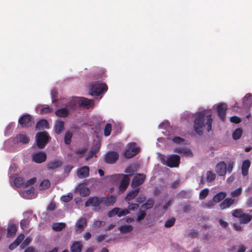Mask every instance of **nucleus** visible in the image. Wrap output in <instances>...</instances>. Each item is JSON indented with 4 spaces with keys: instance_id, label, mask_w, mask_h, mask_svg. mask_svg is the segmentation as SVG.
Segmentation results:
<instances>
[{
    "instance_id": "obj_1",
    "label": "nucleus",
    "mask_w": 252,
    "mask_h": 252,
    "mask_svg": "<svg viewBox=\"0 0 252 252\" xmlns=\"http://www.w3.org/2000/svg\"><path fill=\"white\" fill-rule=\"evenodd\" d=\"M193 129L199 135L203 134V129L207 126L208 132L211 130L213 120L210 111L204 110L196 113L194 115Z\"/></svg>"
},
{
    "instance_id": "obj_2",
    "label": "nucleus",
    "mask_w": 252,
    "mask_h": 252,
    "mask_svg": "<svg viewBox=\"0 0 252 252\" xmlns=\"http://www.w3.org/2000/svg\"><path fill=\"white\" fill-rule=\"evenodd\" d=\"M162 163L170 168L178 167L180 163V157L177 155H170L166 158H160Z\"/></svg>"
},
{
    "instance_id": "obj_3",
    "label": "nucleus",
    "mask_w": 252,
    "mask_h": 252,
    "mask_svg": "<svg viewBox=\"0 0 252 252\" xmlns=\"http://www.w3.org/2000/svg\"><path fill=\"white\" fill-rule=\"evenodd\" d=\"M36 144L40 149L43 148L51 139L46 131L38 132L36 134Z\"/></svg>"
},
{
    "instance_id": "obj_4",
    "label": "nucleus",
    "mask_w": 252,
    "mask_h": 252,
    "mask_svg": "<svg viewBox=\"0 0 252 252\" xmlns=\"http://www.w3.org/2000/svg\"><path fill=\"white\" fill-rule=\"evenodd\" d=\"M126 148L124 153V156L127 158H130L134 157L140 151V148L134 142L128 144Z\"/></svg>"
},
{
    "instance_id": "obj_5",
    "label": "nucleus",
    "mask_w": 252,
    "mask_h": 252,
    "mask_svg": "<svg viewBox=\"0 0 252 252\" xmlns=\"http://www.w3.org/2000/svg\"><path fill=\"white\" fill-rule=\"evenodd\" d=\"M108 87L105 84H95L91 86L90 94L98 96L103 92L107 91Z\"/></svg>"
},
{
    "instance_id": "obj_6",
    "label": "nucleus",
    "mask_w": 252,
    "mask_h": 252,
    "mask_svg": "<svg viewBox=\"0 0 252 252\" xmlns=\"http://www.w3.org/2000/svg\"><path fill=\"white\" fill-rule=\"evenodd\" d=\"M18 123L22 127H29L34 124V119L31 115L27 114L20 118Z\"/></svg>"
},
{
    "instance_id": "obj_7",
    "label": "nucleus",
    "mask_w": 252,
    "mask_h": 252,
    "mask_svg": "<svg viewBox=\"0 0 252 252\" xmlns=\"http://www.w3.org/2000/svg\"><path fill=\"white\" fill-rule=\"evenodd\" d=\"M119 158V154L115 151H108L104 156V161L108 164L115 163Z\"/></svg>"
},
{
    "instance_id": "obj_8",
    "label": "nucleus",
    "mask_w": 252,
    "mask_h": 252,
    "mask_svg": "<svg viewBox=\"0 0 252 252\" xmlns=\"http://www.w3.org/2000/svg\"><path fill=\"white\" fill-rule=\"evenodd\" d=\"M145 179L146 175L145 174L142 173H139L136 174L132 181V187L136 188L142 185L144 182Z\"/></svg>"
},
{
    "instance_id": "obj_9",
    "label": "nucleus",
    "mask_w": 252,
    "mask_h": 252,
    "mask_svg": "<svg viewBox=\"0 0 252 252\" xmlns=\"http://www.w3.org/2000/svg\"><path fill=\"white\" fill-rule=\"evenodd\" d=\"M46 158V154L43 152L36 153L32 157V161L37 163H41L44 162Z\"/></svg>"
},
{
    "instance_id": "obj_10",
    "label": "nucleus",
    "mask_w": 252,
    "mask_h": 252,
    "mask_svg": "<svg viewBox=\"0 0 252 252\" xmlns=\"http://www.w3.org/2000/svg\"><path fill=\"white\" fill-rule=\"evenodd\" d=\"M87 220L85 218H81L76 222L75 229L77 233H81L86 226Z\"/></svg>"
},
{
    "instance_id": "obj_11",
    "label": "nucleus",
    "mask_w": 252,
    "mask_h": 252,
    "mask_svg": "<svg viewBox=\"0 0 252 252\" xmlns=\"http://www.w3.org/2000/svg\"><path fill=\"white\" fill-rule=\"evenodd\" d=\"M101 204V197H97L96 196H93L90 197L86 202L85 205L86 207L90 205L94 207H97Z\"/></svg>"
},
{
    "instance_id": "obj_12",
    "label": "nucleus",
    "mask_w": 252,
    "mask_h": 252,
    "mask_svg": "<svg viewBox=\"0 0 252 252\" xmlns=\"http://www.w3.org/2000/svg\"><path fill=\"white\" fill-rule=\"evenodd\" d=\"M116 200V198L113 195H107L106 197H101V203L107 206L113 205Z\"/></svg>"
},
{
    "instance_id": "obj_13",
    "label": "nucleus",
    "mask_w": 252,
    "mask_h": 252,
    "mask_svg": "<svg viewBox=\"0 0 252 252\" xmlns=\"http://www.w3.org/2000/svg\"><path fill=\"white\" fill-rule=\"evenodd\" d=\"M66 106L72 110H75L78 107H80L79 97H74L72 98L70 101L67 102Z\"/></svg>"
},
{
    "instance_id": "obj_14",
    "label": "nucleus",
    "mask_w": 252,
    "mask_h": 252,
    "mask_svg": "<svg viewBox=\"0 0 252 252\" xmlns=\"http://www.w3.org/2000/svg\"><path fill=\"white\" fill-rule=\"evenodd\" d=\"M62 165L63 162L61 160L54 159L47 163V168L49 170H53L60 167Z\"/></svg>"
},
{
    "instance_id": "obj_15",
    "label": "nucleus",
    "mask_w": 252,
    "mask_h": 252,
    "mask_svg": "<svg viewBox=\"0 0 252 252\" xmlns=\"http://www.w3.org/2000/svg\"><path fill=\"white\" fill-rule=\"evenodd\" d=\"M77 174L80 179L86 178L89 175V167L84 166L78 169Z\"/></svg>"
},
{
    "instance_id": "obj_16",
    "label": "nucleus",
    "mask_w": 252,
    "mask_h": 252,
    "mask_svg": "<svg viewBox=\"0 0 252 252\" xmlns=\"http://www.w3.org/2000/svg\"><path fill=\"white\" fill-rule=\"evenodd\" d=\"M14 143L27 144L30 141L29 138L25 134H20L17 135L13 139Z\"/></svg>"
},
{
    "instance_id": "obj_17",
    "label": "nucleus",
    "mask_w": 252,
    "mask_h": 252,
    "mask_svg": "<svg viewBox=\"0 0 252 252\" xmlns=\"http://www.w3.org/2000/svg\"><path fill=\"white\" fill-rule=\"evenodd\" d=\"M124 177L119 186V189L122 192L124 191L128 187L129 183V178L128 175H122Z\"/></svg>"
},
{
    "instance_id": "obj_18",
    "label": "nucleus",
    "mask_w": 252,
    "mask_h": 252,
    "mask_svg": "<svg viewBox=\"0 0 252 252\" xmlns=\"http://www.w3.org/2000/svg\"><path fill=\"white\" fill-rule=\"evenodd\" d=\"M54 128L57 134H61L64 128V122L61 120H57L55 124Z\"/></svg>"
},
{
    "instance_id": "obj_19",
    "label": "nucleus",
    "mask_w": 252,
    "mask_h": 252,
    "mask_svg": "<svg viewBox=\"0 0 252 252\" xmlns=\"http://www.w3.org/2000/svg\"><path fill=\"white\" fill-rule=\"evenodd\" d=\"M233 168V163L229 161L227 164L221 162V176L225 174L226 171L231 172Z\"/></svg>"
},
{
    "instance_id": "obj_20",
    "label": "nucleus",
    "mask_w": 252,
    "mask_h": 252,
    "mask_svg": "<svg viewBox=\"0 0 252 252\" xmlns=\"http://www.w3.org/2000/svg\"><path fill=\"white\" fill-rule=\"evenodd\" d=\"M55 114L59 117L66 118L69 114V111L66 108L64 107L57 109L55 112Z\"/></svg>"
},
{
    "instance_id": "obj_21",
    "label": "nucleus",
    "mask_w": 252,
    "mask_h": 252,
    "mask_svg": "<svg viewBox=\"0 0 252 252\" xmlns=\"http://www.w3.org/2000/svg\"><path fill=\"white\" fill-rule=\"evenodd\" d=\"M48 129L49 128L48 121L45 119L39 120L36 125V129L40 130L43 128Z\"/></svg>"
},
{
    "instance_id": "obj_22",
    "label": "nucleus",
    "mask_w": 252,
    "mask_h": 252,
    "mask_svg": "<svg viewBox=\"0 0 252 252\" xmlns=\"http://www.w3.org/2000/svg\"><path fill=\"white\" fill-rule=\"evenodd\" d=\"M250 164L251 162L249 160H245L243 161L242 166V173L244 176H246L248 175Z\"/></svg>"
},
{
    "instance_id": "obj_23",
    "label": "nucleus",
    "mask_w": 252,
    "mask_h": 252,
    "mask_svg": "<svg viewBox=\"0 0 252 252\" xmlns=\"http://www.w3.org/2000/svg\"><path fill=\"white\" fill-rule=\"evenodd\" d=\"M94 104V101L86 98H80L79 97V104L80 107H86L88 106H91Z\"/></svg>"
},
{
    "instance_id": "obj_24",
    "label": "nucleus",
    "mask_w": 252,
    "mask_h": 252,
    "mask_svg": "<svg viewBox=\"0 0 252 252\" xmlns=\"http://www.w3.org/2000/svg\"><path fill=\"white\" fill-rule=\"evenodd\" d=\"M139 190V189L137 188L133 190L130 191L126 195L125 200L128 201L134 199L138 195Z\"/></svg>"
},
{
    "instance_id": "obj_25",
    "label": "nucleus",
    "mask_w": 252,
    "mask_h": 252,
    "mask_svg": "<svg viewBox=\"0 0 252 252\" xmlns=\"http://www.w3.org/2000/svg\"><path fill=\"white\" fill-rule=\"evenodd\" d=\"M17 227L15 224H12L9 225L7 228V237H12L15 235Z\"/></svg>"
},
{
    "instance_id": "obj_26",
    "label": "nucleus",
    "mask_w": 252,
    "mask_h": 252,
    "mask_svg": "<svg viewBox=\"0 0 252 252\" xmlns=\"http://www.w3.org/2000/svg\"><path fill=\"white\" fill-rule=\"evenodd\" d=\"M82 245L79 242L75 241L70 247L71 252H81Z\"/></svg>"
},
{
    "instance_id": "obj_27",
    "label": "nucleus",
    "mask_w": 252,
    "mask_h": 252,
    "mask_svg": "<svg viewBox=\"0 0 252 252\" xmlns=\"http://www.w3.org/2000/svg\"><path fill=\"white\" fill-rule=\"evenodd\" d=\"M234 202V200L232 198H227L221 202V209H225L230 207Z\"/></svg>"
},
{
    "instance_id": "obj_28",
    "label": "nucleus",
    "mask_w": 252,
    "mask_h": 252,
    "mask_svg": "<svg viewBox=\"0 0 252 252\" xmlns=\"http://www.w3.org/2000/svg\"><path fill=\"white\" fill-rule=\"evenodd\" d=\"M119 230L122 233H127L132 231L133 227L130 225H123L119 227Z\"/></svg>"
},
{
    "instance_id": "obj_29",
    "label": "nucleus",
    "mask_w": 252,
    "mask_h": 252,
    "mask_svg": "<svg viewBox=\"0 0 252 252\" xmlns=\"http://www.w3.org/2000/svg\"><path fill=\"white\" fill-rule=\"evenodd\" d=\"M65 227V223L63 222L54 223L52 225V228L56 231H60Z\"/></svg>"
},
{
    "instance_id": "obj_30",
    "label": "nucleus",
    "mask_w": 252,
    "mask_h": 252,
    "mask_svg": "<svg viewBox=\"0 0 252 252\" xmlns=\"http://www.w3.org/2000/svg\"><path fill=\"white\" fill-rule=\"evenodd\" d=\"M174 152L184 156H189L192 154L190 150H188L185 148H175L174 149Z\"/></svg>"
},
{
    "instance_id": "obj_31",
    "label": "nucleus",
    "mask_w": 252,
    "mask_h": 252,
    "mask_svg": "<svg viewBox=\"0 0 252 252\" xmlns=\"http://www.w3.org/2000/svg\"><path fill=\"white\" fill-rule=\"evenodd\" d=\"M252 219L251 215L248 214L244 213L240 218V222L241 223L245 224L249 222Z\"/></svg>"
},
{
    "instance_id": "obj_32",
    "label": "nucleus",
    "mask_w": 252,
    "mask_h": 252,
    "mask_svg": "<svg viewBox=\"0 0 252 252\" xmlns=\"http://www.w3.org/2000/svg\"><path fill=\"white\" fill-rule=\"evenodd\" d=\"M154 204V201L152 199H148L147 202L142 204L141 206V208H144L145 210L153 208Z\"/></svg>"
},
{
    "instance_id": "obj_33",
    "label": "nucleus",
    "mask_w": 252,
    "mask_h": 252,
    "mask_svg": "<svg viewBox=\"0 0 252 252\" xmlns=\"http://www.w3.org/2000/svg\"><path fill=\"white\" fill-rule=\"evenodd\" d=\"M242 132L243 131L241 128L236 129L232 134L233 138L235 140L239 139L242 134Z\"/></svg>"
},
{
    "instance_id": "obj_34",
    "label": "nucleus",
    "mask_w": 252,
    "mask_h": 252,
    "mask_svg": "<svg viewBox=\"0 0 252 252\" xmlns=\"http://www.w3.org/2000/svg\"><path fill=\"white\" fill-rule=\"evenodd\" d=\"M14 183L16 187L19 188L24 184V180L23 178L17 177L14 179Z\"/></svg>"
},
{
    "instance_id": "obj_35",
    "label": "nucleus",
    "mask_w": 252,
    "mask_h": 252,
    "mask_svg": "<svg viewBox=\"0 0 252 252\" xmlns=\"http://www.w3.org/2000/svg\"><path fill=\"white\" fill-rule=\"evenodd\" d=\"M142 208H140L139 210V214L137 218V221L138 222H139L142 220H143L146 215L145 210H142Z\"/></svg>"
},
{
    "instance_id": "obj_36",
    "label": "nucleus",
    "mask_w": 252,
    "mask_h": 252,
    "mask_svg": "<svg viewBox=\"0 0 252 252\" xmlns=\"http://www.w3.org/2000/svg\"><path fill=\"white\" fill-rule=\"evenodd\" d=\"M72 137V133L68 131L66 132L64 136V142L66 144H69L71 142V138Z\"/></svg>"
},
{
    "instance_id": "obj_37",
    "label": "nucleus",
    "mask_w": 252,
    "mask_h": 252,
    "mask_svg": "<svg viewBox=\"0 0 252 252\" xmlns=\"http://www.w3.org/2000/svg\"><path fill=\"white\" fill-rule=\"evenodd\" d=\"M50 186V183L48 180H44L40 184V188L41 189H45Z\"/></svg>"
},
{
    "instance_id": "obj_38",
    "label": "nucleus",
    "mask_w": 252,
    "mask_h": 252,
    "mask_svg": "<svg viewBox=\"0 0 252 252\" xmlns=\"http://www.w3.org/2000/svg\"><path fill=\"white\" fill-rule=\"evenodd\" d=\"M112 130V126L110 124L107 123L104 127V134L106 136L110 135Z\"/></svg>"
},
{
    "instance_id": "obj_39",
    "label": "nucleus",
    "mask_w": 252,
    "mask_h": 252,
    "mask_svg": "<svg viewBox=\"0 0 252 252\" xmlns=\"http://www.w3.org/2000/svg\"><path fill=\"white\" fill-rule=\"evenodd\" d=\"M120 208L117 207L113 208L112 210L108 212V216L110 218H111L117 215L119 217V211H120Z\"/></svg>"
},
{
    "instance_id": "obj_40",
    "label": "nucleus",
    "mask_w": 252,
    "mask_h": 252,
    "mask_svg": "<svg viewBox=\"0 0 252 252\" xmlns=\"http://www.w3.org/2000/svg\"><path fill=\"white\" fill-rule=\"evenodd\" d=\"M216 178V174L210 171L207 172V181L210 182L214 180Z\"/></svg>"
},
{
    "instance_id": "obj_41",
    "label": "nucleus",
    "mask_w": 252,
    "mask_h": 252,
    "mask_svg": "<svg viewBox=\"0 0 252 252\" xmlns=\"http://www.w3.org/2000/svg\"><path fill=\"white\" fill-rule=\"evenodd\" d=\"M243 214L244 213L241 209H236L232 211V216L236 218H239V219Z\"/></svg>"
},
{
    "instance_id": "obj_42",
    "label": "nucleus",
    "mask_w": 252,
    "mask_h": 252,
    "mask_svg": "<svg viewBox=\"0 0 252 252\" xmlns=\"http://www.w3.org/2000/svg\"><path fill=\"white\" fill-rule=\"evenodd\" d=\"M208 193L209 189H203L199 193V199L201 200L204 199L208 195Z\"/></svg>"
},
{
    "instance_id": "obj_43",
    "label": "nucleus",
    "mask_w": 252,
    "mask_h": 252,
    "mask_svg": "<svg viewBox=\"0 0 252 252\" xmlns=\"http://www.w3.org/2000/svg\"><path fill=\"white\" fill-rule=\"evenodd\" d=\"M175 222V219L174 218H172L171 219L167 220L165 223L164 226L165 227H170L174 225Z\"/></svg>"
},
{
    "instance_id": "obj_44",
    "label": "nucleus",
    "mask_w": 252,
    "mask_h": 252,
    "mask_svg": "<svg viewBox=\"0 0 252 252\" xmlns=\"http://www.w3.org/2000/svg\"><path fill=\"white\" fill-rule=\"evenodd\" d=\"M73 198L72 194L71 193H68L66 195L62 196L61 198V200L64 202H68L70 201Z\"/></svg>"
},
{
    "instance_id": "obj_45",
    "label": "nucleus",
    "mask_w": 252,
    "mask_h": 252,
    "mask_svg": "<svg viewBox=\"0 0 252 252\" xmlns=\"http://www.w3.org/2000/svg\"><path fill=\"white\" fill-rule=\"evenodd\" d=\"M189 193L187 191L181 190L178 193L177 196L180 198H189Z\"/></svg>"
},
{
    "instance_id": "obj_46",
    "label": "nucleus",
    "mask_w": 252,
    "mask_h": 252,
    "mask_svg": "<svg viewBox=\"0 0 252 252\" xmlns=\"http://www.w3.org/2000/svg\"><path fill=\"white\" fill-rule=\"evenodd\" d=\"M252 100V96L251 94H247L243 98V103L245 104H248Z\"/></svg>"
},
{
    "instance_id": "obj_47",
    "label": "nucleus",
    "mask_w": 252,
    "mask_h": 252,
    "mask_svg": "<svg viewBox=\"0 0 252 252\" xmlns=\"http://www.w3.org/2000/svg\"><path fill=\"white\" fill-rule=\"evenodd\" d=\"M52 111H53V109L49 107V106H47V107L42 108L40 110V113L41 114H48V113H51Z\"/></svg>"
},
{
    "instance_id": "obj_48",
    "label": "nucleus",
    "mask_w": 252,
    "mask_h": 252,
    "mask_svg": "<svg viewBox=\"0 0 252 252\" xmlns=\"http://www.w3.org/2000/svg\"><path fill=\"white\" fill-rule=\"evenodd\" d=\"M29 221L28 220H22L20 222V226L22 229L26 228L29 225Z\"/></svg>"
},
{
    "instance_id": "obj_49",
    "label": "nucleus",
    "mask_w": 252,
    "mask_h": 252,
    "mask_svg": "<svg viewBox=\"0 0 252 252\" xmlns=\"http://www.w3.org/2000/svg\"><path fill=\"white\" fill-rule=\"evenodd\" d=\"M172 141L174 143L179 144L184 142V139L179 136H175L173 138Z\"/></svg>"
},
{
    "instance_id": "obj_50",
    "label": "nucleus",
    "mask_w": 252,
    "mask_h": 252,
    "mask_svg": "<svg viewBox=\"0 0 252 252\" xmlns=\"http://www.w3.org/2000/svg\"><path fill=\"white\" fill-rule=\"evenodd\" d=\"M51 95H52V102L53 103H56V102L58 100L57 99V91L55 89L52 90L51 91Z\"/></svg>"
},
{
    "instance_id": "obj_51",
    "label": "nucleus",
    "mask_w": 252,
    "mask_h": 252,
    "mask_svg": "<svg viewBox=\"0 0 252 252\" xmlns=\"http://www.w3.org/2000/svg\"><path fill=\"white\" fill-rule=\"evenodd\" d=\"M241 190H242V189L241 188H238L236 189H235V190L232 191L231 193V195L233 197H237V196H239V195H240V194L241 193Z\"/></svg>"
},
{
    "instance_id": "obj_52",
    "label": "nucleus",
    "mask_w": 252,
    "mask_h": 252,
    "mask_svg": "<svg viewBox=\"0 0 252 252\" xmlns=\"http://www.w3.org/2000/svg\"><path fill=\"white\" fill-rule=\"evenodd\" d=\"M139 204L137 203H131L128 205V211H134L137 210L139 208Z\"/></svg>"
},
{
    "instance_id": "obj_53",
    "label": "nucleus",
    "mask_w": 252,
    "mask_h": 252,
    "mask_svg": "<svg viewBox=\"0 0 252 252\" xmlns=\"http://www.w3.org/2000/svg\"><path fill=\"white\" fill-rule=\"evenodd\" d=\"M96 152H97L96 149L94 150H90L87 155L86 159L88 160V159L92 158L96 154Z\"/></svg>"
},
{
    "instance_id": "obj_54",
    "label": "nucleus",
    "mask_w": 252,
    "mask_h": 252,
    "mask_svg": "<svg viewBox=\"0 0 252 252\" xmlns=\"http://www.w3.org/2000/svg\"><path fill=\"white\" fill-rule=\"evenodd\" d=\"M105 224V221H100V220H95L94 222V227L98 228L101 226L104 225Z\"/></svg>"
},
{
    "instance_id": "obj_55",
    "label": "nucleus",
    "mask_w": 252,
    "mask_h": 252,
    "mask_svg": "<svg viewBox=\"0 0 252 252\" xmlns=\"http://www.w3.org/2000/svg\"><path fill=\"white\" fill-rule=\"evenodd\" d=\"M25 238V236L23 234H21L19 235L15 239L14 241L15 243H16L18 245H19L22 241L23 240V239Z\"/></svg>"
},
{
    "instance_id": "obj_56",
    "label": "nucleus",
    "mask_w": 252,
    "mask_h": 252,
    "mask_svg": "<svg viewBox=\"0 0 252 252\" xmlns=\"http://www.w3.org/2000/svg\"><path fill=\"white\" fill-rule=\"evenodd\" d=\"M36 181V178L33 177L29 180L25 184V187H28L33 185Z\"/></svg>"
},
{
    "instance_id": "obj_57",
    "label": "nucleus",
    "mask_w": 252,
    "mask_h": 252,
    "mask_svg": "<svg viewBox=\"0 0 252 252\" xmlns=\"http://www.w3.org/2000/svg\"><path fill=\"white\" fill-rule=\"evenodd\" d=\"M129 213V211L127 209H124L123 210H120L119 211V217H121L125 216Z\"/></svg>"
},
{
    "instance_id": "obj_58",
    "label": "nucleus",
    "mask_w": 252,
    "mask_h": 252,
    "mask_svg": "<svg viewBox=\"0 0 252 252\" xmlns=\"http://www.w3.org/2000/svg\"><path fill=\"white\" fill-rule=\"evenodd\" d=\"M214 203H218L220 201V192H218L216 195L214 196L212 199Z\"/></svg>"
},
{
    "instance_id": "obj_59",
    "label": "nucleus",
    "mask_w": 252,
    "mask_h": 252,
    "mask_svg": "<svg viewBox=\"0 0 252 252\" xmlns=\"http://www.w3.org/2000/svg\"><path fill=\"white\" fill-rule=\"evenodd\" d=\"M230 121L232 123L238 124L241 122V119L237 116H233L230 118Z\"/></svg>"
},
{
    "instance_id": "obj_60",
    "label": "nucleus",
    "mask_w": 252,
    "mask_h": 252,
    "mask_svg": "<svg viewBox=\"0 0 252 252\" xmlns=\"http://www.w3.org/2000/svg\"><path fill=\"white\" fill-rule=\"evenodd\" d=\"M56 209V204L53 202H51L47 206V210L49 211H53Z\"/></svg>"
},
{
    "instance_id": "obj_61",
    "label": "nucleus",
    "mask_w": 252,
    "mask_h": 252,
    "mask_svg": "<svg viewBox=\"0 0 252 252\" xmlns=\"http://www.w3.org/2000/svg\"><path fill=\"white\" fill-rule=\"evenodd\" d=\"M73 167V166L71 165H67L65 166L64 168V173L69 174Z\"/></svg>"
},
{
    "instance_id": "obj_62",
    "label": "nucleus",
    "mask_w": 252,
    "mask_h": 252,
    "mask_svg": "<svg viewBox=\"0 0 252 252\" xmlns=\"http://www.w3.org/2000/svg\"><path fill=\"white\" fill-rule=\"evenodd\" d=\"M191 207L190 205H187V204L184 205L183 208V210L184 212L187 213V212L191 211Z\"/></svg>"
},
{
    "instance_id": "obj_63",
    "label": "nucleus",
    "mask_w": 252,
    "mask_h": 252,
    "mask_svg": "<svg viewBox=\"0 0 252 252\" xmlns=\"http://www.w3.org/2000/svg\"><path fill=\"white\" fill-rule=\"evenodd\" d=\"M215 203L213 200H210L205 204V206L208 208H211L214 207Z\"/></svg>"
},
{
    "instance_id": "obj_64",
    "label": "nucleus",
    "mask_w": 252,
    "mask_h": 252,
    "mask_svg": "<svg viewBox=\"0 0 252 252\" xmlns=\"http://www.w3.org/2000/svg\"><path fill=\"white\" fill-rule=\"evenodd\" d=\"M189 236L192 238H196L198 236V232L195 230H193L189 234Z\"/></svg>"
}]
</instances>
